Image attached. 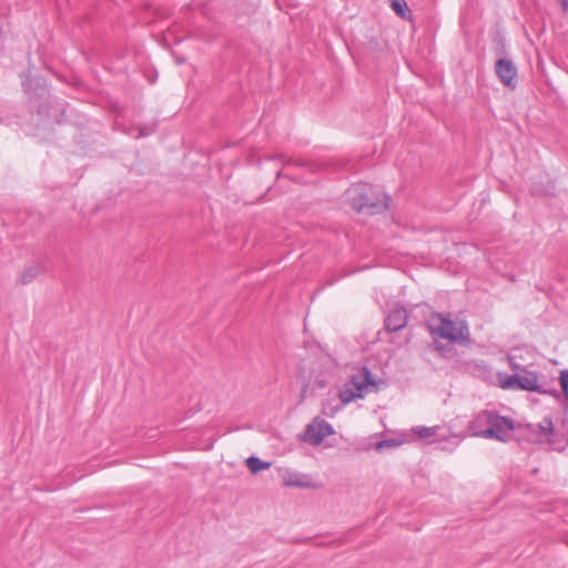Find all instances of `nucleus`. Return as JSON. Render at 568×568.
I'll list each match as a JSON object with an SVG mask.
<instances>
[{"label": "nucleus", "mask_w": 568, "mask_h": 568, "mask_svg": "<svg viewBox=\"0 0 568 568\" xmlns=\"http://www.w3.org/2000/svg\"><path fill=\"white\" fill-rule=\"evenodd\" d=\"M426 326L432 335H437L443 339L459 345L470 343V333L468 324L459 317H452L450 313H432L426 321Z\"/></svg>", "instance_id": "1"}, {"label": "nucleus", "mask_w": 568, "mask_h": 568, "mask_svg": "<svg viewBox=\"0 0 568 568\" xmlns=\"http://www.w3.org/2000/svg\"><path fill=\"white\" fill-rule=\"evenodd\" d=\"M515 428L514 420L490 410H483L469 423V430L474 436L495 438L507 442L509 433Z\"/></svg>", "instance_id": "2"}, {"label": "nucleus", "mask_w": 568, "mask_h": 568, "mask_svg": "<svg viewBox=\"0 0 568 568\" xmlns=\"http://www.w3.org/2000/svg\"><path fill=\"white\" fill-rule=\"evenodd\" d=\"M379 389L378 382L367 367L359 368L349 379L344 383L338 392V397L344 404H348L357 398H363L369 392Z\"/></svg>", "instance_id": "3"}, {"label": "nucleus", "mask_w": 568, "mask_h": 568, "mask_svg": "<svg viewBox=\"0 0 568 568\" xmlns=\"http://www.w3.org/2000/svg\"><path fill=\"white\" fill-rule=\"evenodd\" d=\"M351 205L354 210L365 214L382 213L389 206V196L377 195L366 185H359L348 192Z\"/></svg>", "instance_id": "4"}, {"label": "nucleus", "mask_w": 568, "mask_h": 568, "mask_svg": "<svg viewBox=\"0 0 568 568\" xmlns=\"http://www.w3.org/2000/svg\"><path fill=\"white\" fill-rule=\"evenodd\" d=\"M498 382L504 389H521L528 392L546 393L538 384V375L535 372L523 369V373L513 375L498 374Z\"/></svg>", "instance_id": "5"}, {"label": "nucleus", "mask_w": 568, "mask_h": 568, "mask_svg": "<svg viewBox=\"0 0 568 568\" xmlns=\"http://www.w3.org/2000/svg\"><path fill=\"white\" fill-rule=\"evenodd\" d=\"M333 433L334 429L332 425L326 420L317 417L306 426L302 439L305 443L317 446L324 440L325 437L332 435Z\"/></svg>", "instance_id": "6"}, {"label": "nucleus", "mask_w": 568, "mask_h": 568, "mask_svg": "<svg viewBox=\"0 0 568 568\" xmlns=\"http://www.w3.org/2000/svg\"><path fill=\"white\" fill-rule=\"evenodd\" d=\"M495 72L500 82L510 89L517 85V68L510 59H498L495 63Z\"/></svg>", "instance_id": "7"}, {"label": "nucleus", "mask_w": 568, "mask_h": 568, "mask_svg": "<svg viewBox=\"0 0 568 568\" xmlns=\"http://www.w3.org/2000/svg\"><path fill=\"white\" fill-rule=\"evenodd\" d=\"M283 485L286 487L315 488L316 485L310 475L285 469L282 473Z\"/></svg>", "instance_id": "8"}, {"label": "nucleus", "mask_w": 568, "mask_h": 568, "mask_svg": "<svg viewBox=\"0 0 568 568\" xmlns=\"http://www.w3.org/2000/svg\"><path fill=\"white\" fill-rule=\"evenodd\" d=\"M408 322V312L405 307H395L385 318V328L387 332L395 333L403 329Z\"/></svg>", "instance_id": "9"}, {"label": "nucleus", "mask_w": 568, "mask_h": 568, "mask_svg": "<svg viewBox=\"0 0 568 568\" xmlns=\"http://www.w3.org/2000/svg\"><path fill=\"white\" fill-rule=\"evenodd\" d=\"M532 434L539 435H549L554 430L552 420L548 417L544 418V420L537 425L528 424L526 426Z\"/></svg>", "instance_id": "10"}, {"label": "nucleus", "mask_w": 568, "mask_h": 568, "mask_svg": "<svg viewBox=\"0 0 568 568\" xmlns=\"http://www.w3.org/2000/svg\"><path fill=\"white\" fill-rule=\"evenodd\" d=\"M247 468L252 474H257L258 471L263 469H267L271 466V463L264 462L260 459L258 457L251 456L246 459Z\"/></svg>", "instance_id": "11"}, {"label": "nucleus", "mask_w": 568, "mask_h": 568, "mask_svg": "<svg viewBox=\"0 0 568 568\" xmlns=\"http://www.w3.org/2000/svg\"><path fill=\"white\" fill-rule=\"evenodd\" d=\"M40 273V267L38 265H30L23 270L21 276L19 278L20 284L27 285L31 283Z\"/></svg>", "instance_id": "12"}, {"label": "nucleus", "mask_w": 568, "mask_h": 568, "mask_svg": "<svg viewBox=\"0 0 568 568\" xmlns=\"http://www.w3.org/2000/svg\"><path fill=\"white\" fill-rule=\"evenodd\" d=\"M439 429H440L439 426H434V427L423 426V427H418L416 433L419 438H422L426 443L430 444L435 440L434 437L437 435Z\"/></svg>", "instance_id": "13"}, {"label": "nucleus", "mask_w": 568, "mask_h": 568, "mask_svg": "<svg viewBox=\"0 0 568 568\" xmlns=\"http://www.w3.org/2000/svg\"><path fill=\"white\" fill-rule=\"evenodd\" d=\"M392 9L402 19H408L412 13L405 0H393Z\"/></svg>", "instance_id": "14"}, {"label": "nucleus", "mask_w": 568, "mask_h": 568, "mask_svg": "<svg viewBox=\"0 0 568 568\" xmlns=\"http://www.w3.org/2000/svg\"><path fill=\"white\" fill-rule=\"evenodd\" d=\"M399 444H400V442H397L395 439H385V440H381V442L377 443L376 449L381 452V450H383L385 448L397 447Z\"/></svg>", "instance_id": "15"}, {"label": "nucleus", "mask_w": 568, "mask_h": 568, "mask_svg": "<svg viewBox=\"0 0 568 568\" xmlns=\"http://www.w3.org/2000/svg\"><path fill=\"white\" fill-rule=\"evenodd\" d=\"M560 386L565 394V396L568 398V369H565L560 373Z\"/></svg>", "instance_id": "16"}, {"label": "nucleus", "mask_w": 568, "mask_h": 568, "mask_svg": "<svg viewBox=\"0 0 568 568\" xmlns=\"http://www.w3.org/2000/svg\"><path fill=\"white\" fill-rule=\"evenodd\" d=\"M509 366L510 368L516 373H523V367L520 364H518L515 359V357H508Z\"/></svg>", "instance_id": "17"}, {"label": "nucleus", "mask_w": 568, "mask_h": 568, "mask_svg": "<svg viewBox=\"0 0 568 568\" xmlns=\"http://www.w3.org/2000/svg\"><path fill=\"white\" fill-rule=\"evenodd\" d=\"M561 2V9L566 13L568 12V0H560Z\"/></svg>", "instance_id": "18"}, {"label": "nucleus", "mask_w": 568, "mask_h": 568, "mask_svg": "<svg viewBox=\"0 0 568 568\" xmlns=\"http://www.w3.org/2000/svg\"><path fill=\"white\" fill-rule=\"evenodd\" d=\"M145 135H148V133H145L144 131H141L138 136H145Z\"/></svg>", "instance_id": "19"}, {"label": "nucleus", "mask_w": 568, "mask_h": 568, "mask_svg": "<svg viewBox=\"0 0 568 568\" xmlns=\"http://www.w3.org/2000/svg\"><path fill=\"white\" fill-rule=\"evenodd\" d=\"M434 344H435L436 349H440V346L437 342H435Z\"/></svg>", "instance_id": "20"}]
</instances>
